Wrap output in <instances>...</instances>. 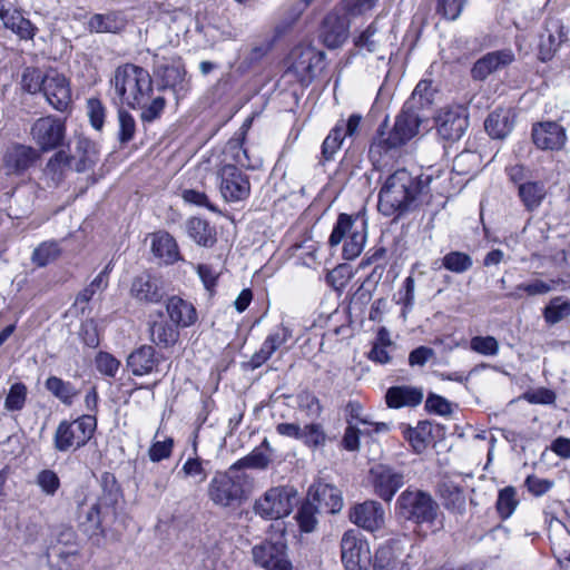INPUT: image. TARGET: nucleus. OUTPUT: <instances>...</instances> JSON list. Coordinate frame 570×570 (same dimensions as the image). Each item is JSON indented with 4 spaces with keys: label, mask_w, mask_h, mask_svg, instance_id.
Wrapping results in <instances>:
<instances>
[{
    "label": "nucleus",
    "mask_w": 570,
    "mask_h": 570,
    "mask_svg": "<svg viewBox=\"0 0 570 570\" xmlns=\"http://www.w3.org/2000/svg\"><path fill=\"white\" fill-rule=\"evenodd\" d=\"M110 87L121 105L141 110L142 121L151 122L159 118L166 106L164 97H154L150 73L137 65L125 63L117 67L110 79Z\"/></svg>",
    "instance_id": "1"
},
{
    "label": "nucleus",
    "mask_w": 570,
    "mask_h": 570,
    "mask_svg": "<svg viewBox=\"0 0 570 570\" xmlns=\"http://www.w3.org/2000/svg\"><path fill=\"white\" fill-rule=\"evenodd\" d=\"M422 120L413 104L405 102L390 131L384 130L385 124L381 125L368 149L373 166L376 169L389 166L400 148L419 134Z\"/></svg>",
    "instance_id": "2"
},
{
    "label": "nucleus",
    "mask_w": 570,
    "mask_h": 570,
    "mask_svg": "<svg viewBox=\"0 0 570 570\" xmlns=\"http://www.w3.org/2000/svg\"><path fill=\"white\" fill-rule=\"evenodd\" d=\"M432 175H412L401 168L389 175L379 193V210L384 216L402 215L411 210L417 196L431 184Z\"/></svg>",
    "instance_id": "3"
},
{
    "label": "nucleus",
    "mask_w": 570,
    "mask_h": 570,
    "mask_svg": "<svg viewBox=\"0 0 570 570\" xmlns=\"http://www.w3.org/2000/svg\"><path fill=\"white\" fill-rule=\"evenodd\" d=\"M247 149L238 139L227 142L224 150V158L217 170L218 188L224 200L238 203L247 199L250 195V181L243 168H254Z\"/></svg>",
    "instance_id": "4"
},
{
    "label": "nucleus",
    "mask_w": 570,
    "mask_h": 570,
    "mask_svg": "<svg viewBox=\"0 0 570 570\" xmlns=\"http://www.w3.org/2000/svg\"><path fill=\"white\" fill-rule=\"evenodd\" d=\"M250 488V476L230 465L226 471L214 474L207 487V495L216 507L237 508L247 500Z\"/></svg>",
    "instance_id": "5"
},
{
    "label": "nucleus",
    "mask_w": 570,
    "mask_h": 570,
    "mask_svg": "<svg viewBox=\"0 0 570 570\" xmlns=\"http://www.w3.org/2000/svg\"><path fill=\"white\" fill-rule=\"evenodd\" d=\"M396 511L405 520L432 524L438 517L439 504L426 492L406 489L396 500Z\"/></svg>",
    "instance_id": "6"
},
{
    "label": "nucleus",
    "mask_w": 570,
    "mask_h": 570,
    "mask_svg": "<svg viewBox=\"0 0 570 570\" xmlns=\"http://www.w3.org/2000/svg\"><path fill=\"white\" fill-rule=\"evenodd\" d=\"M345 232L348 237L343 246V256L347 261L356 258L363 250L366 242V224L360 222L357 216L341 214L334 225L328 243L332 247L337 246L345 238Z\"/></svg>",
    "instance_id": "7"
},
{
    "label": "nucleus",
    "mask_w": 570,
    "mask_h": 570,
    "mask_svg": "<svg viewBox=\"0 0 570 570\" xmlns=\"http://www.w3.org/2000/svg\"><path fill=\"white\" fill-rule=\"evenodd\" d=\"M95 429L96 420L91 415H82L73 421H62L55 432L53 446L59 452L76 451L87 444Z\"/></svg>",
    "instance_id": "8"
},
{
    "label": "nucleus",
    "mask_w": 570,
    "mask_h": 570,
    "mask_svg": "<svg viewBox=\"0 0 570 570\" xmlns=\"http://www.w3.org/2000/svg\"><path fill=\"white\" fill-rule=\"evenodd\" d=\"M297 491L289 485L268 489L255 501L254 511L266 520H277L287 517L296 504Z\"/></svg>",
    "instance_id": "9"
},
{
    "label": "nucleus",
    "mask_w": 570,
    "mask_h": 570,
    "mask_svg": "<svg viewBox=\"0 0 570 570\" xmlns=\"http://www.w3.org/2000/svg\"><path fill=\"white\" fill-rule=\"evenodd\" d=\"M325 53L311 45H298L289 53L287 72L293 73L297 81L307 86L316 75Z\"/></svg>",
    "instance_id": "10"
},
{
    "label": "nucleus",
    "mask_w": 570,
    "mask_h": 570,
    "mask_svg": "<svg viewBox=\"0 0 570 570\" xmlns=\"http://www.w3.org/2000/svg\"><path fill=\"white\" fill-rule=\"evenodd\" d=\"M252 558L256 566L266 570H293L286 557V543L281 533L274 540H265L252 549Z\"/></svg>",
    "instance_id": "11"
},
{
    "label": "nucleus",
    "mask_w": 570,
    "mask_h": 570,
    "mask_svg": "<svg viewBox=\"0 0 570 570\" xmlns=\"http://www.w3.org/2000/svg\"><path fill=\"white\" fill-rule=\"evenodd\" d=\"M30 136L41 151L60 147L66 138V124L55 116L38 118L30 128Z\"/></svg>",
    "instance_id": "12"
},
{
    "label": "nucleus",
    "mask_w": 570,
    "mask_h": 570,
    "mask_svg": "<svg viewBox=\"0 0 570 570\" xmlns=\"http://www.w3.org/2000/svg\"><path fill=\"white\" fill-rule=\"evenodd\" d=\"M342 562L347 570H367L371 550L356 530H347L341 539Z\"/></svg>",
    "instance_id": "13"
},
{
    "label": "nucleus",
    "mask_w": 570,
    "mask_h": 570,
    "mask_svg": "<svg viewBox=\"0 0 570 570\" xmlns=\"http://www.w3.org/2000/svg\"><path fill=\"white\" fill-rule=\"evenodd\" d=\"M439 136L446 141H458L469 127L466 110L461 106L443 108L435 117Z\"/></svg>",
    "instance_id": "14"
},
{
    "label": "nucleus",
    "mask_w": 570,
    "mask_h": 570,
    "mask_svg": "<svg viewBox=\"0 0 570 570\" xmlns=\"http://www.w3.org/2000/svg\"><path fill=\"white\" fill-rule=\"evenodd\" d=\"M352 523L368 532H376L384 528L385 511L383 505L374 500H366L354 504L348 512Z\"/></svg>",
    "instance_id": "15"
},
{
    "label": "nucleus",
    "mask_w": 570,
    "mask_h": 570,
    "mask_svg": "<svg viewBox=\"0 0 570 570\" xmlns=\"http://www.w3.org/2000/svg\"><path fill=\"white\" fill-rule=\"evenodd\" d=\"M370 479L375 494L384 501H391L404 484V475L385 464L372 466Z\"/></svg>",
    "instance_id": "16"
},
{
    "label": "nucleus",
    "mask_w": 570,
    "mask_h": 570,
    "mask_svg": "<svg viewBox=\"0 0 570 570\" xmlns=\"http://www.w3.org/2000/svg\"><path fill=\"white\" fill-rule=\"evenodd\" d=\"M409 556L404 542L392 540L377 549L373 570H410Z\"/></svg>",
    "instance_id": "17"
},
{
    "label": "nucleus",
    "mask_w": 570,
    "mask_h": 570,
    "mask_svg": "<svg viewBox=\"0 0 570 570\" xmlns=\"http://www.w3.org/2000/svg\"><path fill=\"white\" fill-rule=\"evenodd\" d=\"M42 92L55 109L65 111L71 102V90L67 78L57 70L45 73Z\"/></svg>",
    "instance_id": "18"
},
{
    "label": "nucleus",
    "mask_w": 570,
    "mask_h": 570,
    "mask_svg": "<svg viewBox=\"0 0 570 570\" xmlns=\"http://www.w3.org/2000/svg\"><path fill=\"white\" fill-rule=\"evenodd\" d=\"M117 501V493H108L101 495L95 503H92L86 511L80 514V528L90 538L98 537L104 533L101 525L102 515L107 509L114 505Z\"/></svg>",
    "instance_id": "19"
},
{
    "label": "nucleus",
    "mask_w": 570,
    "mask_h": 570,
    "mask_svg": "<svg viewBox=\"0 0 570 570\" xmlns=\"http://www.w3.org/2000/svg\"><path fill=\"white\" fill-rule=\"evenodd\" d=\"M567 41V31L561 20L550 18L540 35L538 57L541 61L551 60L561 45Z\"/></svg>",
    "instance_id": "20"
},
{
    "label": "nucleus",
    "mask_w": 570,
    "mask_h": 570,
    "mask_svg": "<svg viewBox=\"0 0 570 570\" xmlns=\"http://www.w3.org/2000/svg\"><path fill=\"white\" fill-rule=\"evenodd\" d=\"M0 19L7 29L19 36L20 39H33L38 28L26 19L13 3L7 0H0Z\"/></svg>",
    "instance_id": "21"
},
{
    "label": "nucleus",
    "mask_w": 570,
    "mask_h": 570,
    "mask_svg": "<svg viewBox=\"0 0 570 570\" xmlns=\"http://www.w3.org/2000/svg\"><path fill=\"white\" fill-rule=\"evenodd\" d=\"M40 158L39 150L31 146L13 145L4 154L3 166L7 175L21 174Z\"/></svg>",
    "instance_id": "22"
},
{
    "label": "nucleus",
    "mask_w": 570,
    "mask_h": 570,
    "mask_svg": "<svg viewBox=\"0 0 570 570\" xmlns=\"http://www.w3.org/2000/svg\"><path fill=\"white\" fill-rule=\"evenodd\" d=\"M534 145L543 150H559L567 140L566 130L554 121L540 122L532 128Z\"/></svg>",
    "instance_id": "23"
},
{
    "label": "nucleus",
    "mask_w": 570,
    "mask_h": 570,
    "mask_svg": "<svg viewBox=\"0 0 570 570\" xmlns=\"http://www.w3.org/2000/svg\"><path fill=\"white\" fill-rule=\"evenodd\" d=\"M130 294L141 303L157 304L165 295L163 281L150 274H141L134 278Z\"/></svg>",
    "instance_id": "24"
},
{
    "label": "nucleus",
    "mask_w": 570,
    "mask_h": 570,
    "mask_svg": "<svg viewBox=\"0 0 570 570\" xmlns=\"http://www.w3.org/2000/svg\"><path fill=\"white\" fill-rule=\"evenodd\" d=\"M513 60L514 53L510 49L489 52L474 62L471 76L474 80L482 81L497 70L509 66Z\"/></svg>",
    "instance_id": "25"
},
{
    "label": "nucleus",
    "mask_w": 570,
    "mask_h": 570,
    "mask_svg": "<svg viewBox=\"0 0 570 570\" xmlns=\"http://www.w3.org/2000/svg\"><path fill=\"white\" fill-rule=\"evenodd\" d=\"M160 358L151 345H141L127 357V366L135 376H145L158 371Z\"/></svg>",
    "instance_id": "26"
},
{
    "label": "nucleus",
    "mask_w": 570,
    "mask_h": 570,
    "mask_svg": "<svg viewBox=\"0 0 570 570\" xmlns=\"http://www.w3.org/2000/svg\"><path fill=\"white\" fill-rule=\"evenodd\" d=\"M308 497L317 502L321 509L333 514L340 512L343 508L342 492L328 483H314L308 490Z\"/></svg>",
    "instance_id": "27"
},
{
    "label": "nucleus",
    "mask_w": 570,
    "mask_h": 570,
    "mask_svg": "<svg viewBox=\"0 0 570 570\" xmlns=\"http://www.w3.org/2000/svg\"><path fill=\"white\" fill-rule=\"evenodd\" d=\"M348 21L345 17L330 13L324 19L322 38L324 45L330 49L342 46L348 36Z\"/></svg>",
    "instance_id": "28"
},
{
    "label": "nucleus",
    "mask_w": 570,
    "mask_h": 570,
    "mask_svg": "<svg viewBox=\"0 0 570 570\" xmlns=\"http://www.w3.org/2000/svg\"><path fill=\"white\" fill-rule=\"evenodd\" d=\"M71 164L76 171H86L90 169L98 159V149L94 141L86 137L76 138L75 146L69 154Z\"/></svg>",
    "instance_id": "29"
},
{
    "label": "nucleus",
    "mask_w": 570,
    "mask_h": 570,
    "mask_svg": "<svg viewBox=\"0 0 570 570\" xmlns=\"http://www.w3.org/2000/svg\"><path fill=\"white\" fill-rule=\"evenodd\" d=\"M484 127L491 138L504 139L514 127V112L511 109H497L488 116Z\"/></svg>",
    "instance_id": "30"
},
{
    "label": "nucleus",
    "mask_w": 570,
    "mask_h": 570,
    "mask_svg": "<svg viewBox=\"0 0 570 570\" xmlns=\"http://www.w3.org/2000/svg\"><path fill=\"white\" fill-rule=\"evenodd\" d=\"M166 311L177 327H189L197 321V312L194 305L178 296H173L167 301Z\"/></svg>",
    "instance_id": "31"
},
{
    "label": "nucleus",
    "mask_w": 570,
    "mask_h": 570,
    "mask_svg": "<svg viewBox=\"0 0 570 570\" xmlns=\"http://www.w3.org/2000/svg\"><path fill=\"white\" fill-rule=\"evenodd\" d=\"M386 404L392 409L416 406L423 400V391L413 386H392L385 395Z\"/></svg>",
    "instance_id": "32"
},
{
    "label": "nucleus",
    "mask_w": 570,
    "mask_h": 570,
    "mask_svg": "<svg viewBox=\"0 0 570 570\" xmlns=\"http://www.w3.org/2000/svg\"><path fill=\"white\" fill-rule=\"evenodd\" d=\"M518 196L528 212H534L543 203L547 188L542 181L527 180L519 184Z\"/></svg>",
    "instance_id": "33"
},
{
    "label": "nucleus",
    "mask_w": 570,
    "mask_h": 570,
    "mask_svg": "<svg viewBox=\"0 0 570 570\" xmlns=\"http://www.w3.org/2000/svg\"><path fill=\"white\" fill-rule=\"evenodd\" d=\"M149 336L154 344L159 347L167 348L174 346L177 343L179 338V332L177 326H174L166 320L160 318L154 321L150 324Z\"/></svg>",
    "instance_id": "34"
},
{
    "label": "nucleus",
    "mask_w": 570,
    "mask_h": 570,
    "mask_svg": "<svg viewBox=\"0 0 570 570\" xmlns=\"http://www.w3.org/2000/svg\"><path fill=\"white\" fill-rule=\"evenodd\" d=\"M151 250L155 256L159 257L167 264L176 262L179 256L176 240L165 232H159L153 235Z\"/></svg>",
    "instance_id": "35"
},
{
    "label": "nucleus",
    "mask_w": 570,
    "mask_h": 570,
    "mask_svg": "<svg viewBox=\"0 0 570 570\" xmlns=\"http://www.w3.org/2000/svg\"><path fill=\"white\" fill-rule=\"evenodd\" d=\"M46 389L65 405H71L79 391L70 382L58 376H49L45 383Z\"/></svg>",
    "instance_id": "36"
},
{
    "label": "nucleus",
    "mask_w": 570,
    "mask_h": 570,
    "mask_svg": "<svg viewBox=\"0 0 570 570\" xmlns=\"http://www.w3.org/2000/svg\"><path fill=\"white\" fill-rule=\"evenodd\" d=\"M187 233L195 243L205 247H209L216 242L214 229L200 218L195 217L187 222Z\"/></svg>",
    "instance_id": "37"
},
{
    "label": "nucleus",
    "mask_w": 570,
    "mask_h": 570,
    "mask_svg": "<svg viewBox=\"0 0 570 570\" xmlns=\"http://www.w3.org/2000/svg\"><path fill=\"white\" fill-rule=\"evenodd\" d=\"M344 119H341L336 122L334 128L331 129L330 134L326 136L322 144V158L325 161L334 160L335 155L341 149L344 136Z\"/></svg>",
    "instance_id": "38"
},
{
    "label": "nucleus",
    "mask_w": 570,
    "mask_h": 570,
    "mask_svg": "<svg viewBox=\"0 0 570 570\" xmlns=\"http://www.w3.org/2000/svg\"><path fill=\"white\" fill-rule=\"evenodd\" d=\"M161 77L165 87L174 89L176 94L185 92L188 89L186 71L179 63L165 67Z\"/></svg>",
    "instance_id": "39"
},
{
    "label": "nucleus",
    "mask_w": 570,
    "mask_h": 570,
    "mask_svg": "<svg viewBox=\"0 0 570 570\" xmlns=\"http://www.w3.org/2000/svg\"><path fill=\"white\" fill-rule=\"evenodd\" d=\"M69 169H73L71 157L65 150H59L49 158L45 171L53 181H59Z\"/></svg>",
    "instance_id": "40"
},
{
    "label": "nucleus",
    "mask_w": 570,
    "mask_h": 570,
    "mask_svg": "<svg viewBox=\"0 0 570 570\" xmlns=\"http://www.w3.org/2000/svg\"><path fill=\"white\" fill-rule=\"evenodd\" d=\"M442 266L452 273L463 274L472 268L473 259L464 252L452 250L442 257Z\"/></svg>",
    "instance_id": "41"
},
{
    "label": "nucleus",
    "mask_w": 570,
    "mask_h": 570,
    "mask_svg": "<svg viewBox=\"0 0 570 570\" xmlns=\"http://www.w3.org/2000/svg\"><path fill=\"white\" fill-rule=\"evenodd\" d=\"M354 45L360 50H366L371 53H379L382 47V35L379 33L374 23L370 24L364 31L355 38Z\"/></svg>",
    "instance_id": "42"
},
{
    "label": "nucleus",
    "mask_w": 570,
    "mask_h": 570,
    "mask_svg": "<svg viewBox=\"0 0 570 570\" xmlns=\"http://www.w3.org/2000/svg\"><path fill=\"white\" fill-rule=\"evenodd\" d=\"M269 462V454L263 452L259 449H255L246 456L233 463L232 466L238 472H243L242 470L244 469L264 470L268 466Z\"/></svg>",
    "instance_id": "43"
},
{
    "label": "nucleus",
    "mask_w": 570,
    "mask_h": 570,
    "mask_svg": "<svg viewBox=\"0 0 570 570\" xmlns=\"http://www.w3.org/2000/svg\"><path fill=\"white\" fill-rule=\"evenodd\" d=\"M519 501L517 499V490L513 487H505L499 491L497 500V511L502 519L510 518L515 511Z\"/></svg>",
    "instance_id": "44"
},
{
    "label": "nucleus",
    "mask_w": 570,
    "mask_h": 570,
    "mask_svg": "<svg viewBox=\"0 0 570 570\" xmlns=\"http://www.w3.org/2000/svg\"><path fill=\"white\" fill-rule=\"evenodd\" d=\"M326 433L318 423H309L303 426L301 441L308 448H322L326 443Z\"/></svg>",
    "instance_id": "45"
},
{
    "label": "nucleus",
    "mask_w": 570,
    "mask_h": 570,
    "mask_svg": "<svg viewBox=\"0 0 570 570\" xmlns=\"http://www.w3.org/2000/svg\"><path fill=\"white\" fill-rule=\"evenodd\" d=\"M136 134V120L134 116L124 108L118 110V140L120 144L131 141Z\"/></svg>",
    "instance_id": "46"
},
{
    "label": "nucleus",
    "mask_w": 570,
    "mask_h": 570,
    "mask_svg": "<svg viewBox=\"0 0 570 570\" xmlns=\"http://www.w3.org/2000/svg\"><path fill=\"white\" fill-rule=\"evenodd\" d=\"M434 96V89L430 80H421L414 88L411 98L406 102H412L417 111L420 108L429 106Z\"/></svg>",
    "instance_id": "47"
},
{
    "label": "nucleus",
    "mask_w": 570,
    "mask_h": 570,
    "mask_svg": "<svg viewBox=\"0 0 570 570\" xmlns=\"http://www.w3.org/2000/svg\"><path fill=\"white\" fill-rule=\"evenodd\" d=\"M179 474L184 479H191L196 484H202L207 479V472L203 465V461L195 456V458H188L180 471Z\"/></svg>",
    "instance_id": "48"
},
{
    "label": "nucleus",
    "mask_w": 570,
    "mask_h": 570,
    "mask_svg": "<svg viewBox=\"0 0 570 570\" xmlns=\"http://www.w3.org/2000/svg\"><path fill=\"white\" fill-rule=\"evenodd\" d=\"M296 403L301 411L305 412L308 417H318L322 413V405L318 397L309 392L302 391L296 395Z\"/></svg>",
    "instance_id": "49"
},
{
    "label": "nucleus",
    "mask_w": 570,
    "mask_h": 570,
    "mask_svg": "<svg viewBox=\"0 0 570 570\" xmlns=\"http://www.w3.org/2000/svg\"><path fill=\"white\" fill-rule=\"evenodd\" d=\"M570 315V302L560 297L553 298L544 308V318L549 324H557Z\"/></svg>",
    "instance_id": "50"
},
{
    "label": "nucleus",
    "mask_w": 570,
    "mask_h": 570,
    "mask_svg": "<svg viewBox=\"0 0 570 570\" xmlns=\"http://www.w3.org/2000/svg\"><path fill=\"white\" fill-rule=\"evenodd\" d=\"M60 254V248L55 242H46L39 245L32 254V262L37 266H46L53 262Z\"/></svg>",
    "instance_id": "51"
},
{
    "label": "nucleus",
    "mask_w": 570,
    "mask_h": 570,
    "mask_svg": "<svg viewBox=\"0 0 570 570\" xmlns=\"http://www.w3.org/2000/svg\"><path fill=\"white\" fill-rule=\"evenodd\" d=\"M470 348L484 356H497L499 354V342L493 336H474L470 341Z\"/></svg>",
    "instance_id": "52"
},
{
    "label": "nucleus",
    "mask_w": 570,
    "mask_h": 570,
    "mask_svg": "<svg viewBox=\"0 0 570 570\" xmlns=\"http://www.w3.org/2000/svg\"><path fill=\"white\" fill-rule=\"evenodd\" d=\"M108 273H109V265L105 267L104 271H101L95 279L87 286L83 291H81L77 296V302H89L92 296L98 293L102 292L108 286Z\"/></svg>",
    "instance_id": "53"
},
{
    "label": "nucleus",
    "mask_w": 570,
    "mask_h": 570,
    "mask_svg": "<svg viewBox=\"0 0 570 570\" xmlns=\"http://www.w3.org/2000/svg\"><path fill=\"white\" fill-rule=\"evenodd\" d=\"M22 88L29 94L42 91L45 85V73L37 68H26L21 77Z\"/></svg>",
    "instance_id": "54"
},
{
    "label": "nucleus",
    "mask_w": 570,
    "mask_h": 570,
    "mask_svg": "<svg viewBox=\"0 0 570 570\" xmlns=\"http://www.w3.org/2000/svg\"><path fill=\"white\" fill-rule=\"evenodd\" d=\"M27 399V387L22 383L11 385L4 401V407L8 411H19L24 406Z\"/></svg>",
    "instance_id": "55"
},
{
    "label": "nucleus",
    "mask_w": 570,
    "mask_h": 570,
    "mask_svg": "<svg viewBox=\"0 0 570 570\" xmlns=\"http://www.w3.org/2000/svg\"><path fill=\"white\" fill-rule=\"evenodd\" d=\"M88 26L95 32H116L119 29L114 14H95L90 18Z\"/></svg>",
    "instance_id": "56"
},
{
    "label": "nucleus",
    "mask_w": 570,
    "mask_h": 570,
    "mask_svg": "<svg viewBox=\"0 0 570 570\" xmlns=\"http://www.w3.org/2000/svg\"><path fill=\"white\" fill-rule=\"evenodd\" d=\"M87 115L91 126L96 130H101L106 119V108L99 99L90 98L87 101Z\"/></svg>",
    "instance_id": "57"
},
{
    "label": "nucleus",
    "mask_w": 570,
    "mask_h": 570,
    "mask_svg": "<svg viewBox=\"0 0 570 570\" xmlns=\"http://www.w3.org/2000/svg\"><path fill=\"white\" fill-rule=\"evenodd\" d=\"M552 288L553 287L551 286V284L546 283L541 279H535L531 283L518 285L515 288V292L509 294V296L514 297V298H520L521 294L519 292H521V291L527 293L529 296H535V295L549 293L550 291H552Z\"/></svg>",
    "instance_id": "58"
},
{
    "label": "nucleus",
    "mask_w": 570,
    "mask_h": 570,
    "mask_svg": "<svg viewBox=\"0 0 570 570\" xmlns=\"http://www.w3.org/2000/svg\"><path fill=\"white\" fill-rule=\"evenodd\" d=\"M37 484L47 495H53L60 487V480L52 470H42L37 475Z\"/></svg>",
    "instance_id": "59"
},
{
    "label": "nucleus",
    "mask_w": 570,
    "mask_h": 570,
    "mask_svg": "<svg viewBox=\"0 0 570 570\" xmlns=\"http://www.w3.org/2000/svg\"><path fill=\"white\" fill-rule=\"evenodd\" d=\"M119 366L120 362L109 353L99 352L96 356V367L104 375L114 377Z\"/></svg>",
    "instance_id": "60"
},
{
    "label": "nucleus",
    "mask_w": 570,
    "mask_h": 570,
    "mask_svg": "<svg viewBox=\"0 0 570 570\" xmlns=\"http://www.w3.org/2000/svg\"><path fill=\"white\" fill-rule=\"evenodd\" d=\"M174 440L167 438L164 441H156L148 450V456L153 462H160L171 455Z\"/></svg>",
    "instance_id": "61"
},
{
    "label": "nucleus",
    "mask_w": 570,
    "mask_h": 570,
    "mask_svg": "<svg viewBox=\"0 0 570 570\" xmlns=\"http://www.w3.org/2000/svg\"><path fill=\"white\" fill-rule=\"evenodd\" d=\"M468 0H438V12L449 20L460 17Z\"/></svg>",
    "instance_id": "62"
},
{
    "label": "nucleus",
    "mask_w": 570,
    "mask_h": 570,
    "mask_svg": "<svg viewBox=\"0 0 570 570\" xmlns=\"http://www.w3.org/2000/svg\"><path fill=\"white\" fill-rule=\"evenodd\" d=\"M299 528L304 532H312L316 525L315 509L312 504L303 505L297 513Z\"/></svg>",
    "instance_id": "63"
},
{
    "label": "nucleus",
    "mask_w": 570,
    "mask_h": 570,
    "mask_svg": "<svg viewBox=\"0 0 570 570\" xmlns=\"http://www.w3.org/2000/svg\"><path fill=\"white\" fill-rule=\"evenodd\" d=\"M524 399L531 404H553L556 393L549 389L541 387L525 393Z\"/></svg>",
    "instance_id": "64"
}]
</instances>
